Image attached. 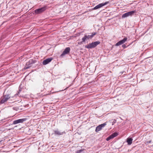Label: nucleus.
<instances>
[{"label":"nucleus","mask_w":153,"mask_h":153,"mask_svg":"<svg viewBox=\"0 0 153 153\" xmlns=\"http://www.w3.org/2000/svg\"><path fill=\"white\" fill-rule=\"evenodd\" d=\"M100 43V42L99 41L92 42L91 43H89L87 45H85V47L88 49L94 48Z\"/></svg>","instance_id":"1"},{"label":"nucleus","mask_w":153,"mask_h":153,"mask_svg":"<svg viewBox=\"0 0 153 153\" xmlns=\"http://www.w3.org/2000/svg\"><path fill=\"white\" fill-rule=\"evenodd\" d=\"M136 13V11L135 10H134L130 12H128L123 14L122 15V17L123 18H124L129 16H133L134 13Z\"/></svg>","instance_id":"2"},{"label":"nucleus","mask_w":153,"mask_h":153,"mask_svg":"<svg viewBox=\"0 0 153 153\" xmlns=\"http://www.w3.org/2000/svg\"><path fill=\"white\" fill-rule=\"evenodd\" d=\"M10 98V97L9 95H6L3 97H2L0 100V103L2 104L7 101V100Z\"/></svg>","instance_id":"3"},{"label":"nucleus","mask_w":153,"mask_h":153,"mask_svg":"<svg viewBox=\"0 0 153 153\" xmlns=\"http://www.w3.org/2000/svg\"><path fill=\"white\" fill-rule=\"evenodd\" d=\"M109 3V2L107 1L106 2L104 3H102L99 4L98 5L96 6L95 7H94V8L92 9V10H96L99 8H100L101 7H102L103 6Z\"/></svg>","instance_id":"4"},{"label":"nucleus","mask_w":153,"mask_h":153,"mask_svg":"<svg viewBox=\"0 0 153 153\" xmlns=\"http://www.w3.org/2000/svg\"><path fill=\"white\" fill-rule=\"evenodd\" d=\"M106 125V123H104L103 124H101L98 126L96 127L95 130V131L97 132L100 131V130L102 129V128L104 127Z\"/></svg>","instance_id":"5"},{"label":"nucleus","mask_w":153,"mask_h":153,"mask_svg":"<svg viewBox=\"0 0 153 153\" xmlns=\"http://www.w3.org/2000/svg\"><path fill=\"white\" fill-rule=\"evenodd\" d=\"M127 38H124L123 39L117 42L115 45L116 46H118L123 44L127 41Z\"/></svg>","instance_id":"6"},{"label":"nucleus","mask_w":153,"mask_h":153,"mask_svg":"<svg viewBox=\"0 0 153 153\" xmlns=\"http://www.w3.org/2000/svg\"><path fill=\"white\" fill-rule=\"evenodd\" d=\"M26 120V119L25 118L18 119L13 121V124H16L20 123H22L23 122L25 121Z\"/></svg>","instance_id":"7"},{"label":"nucleus","mask_w":153,"mask_h":153,"mask_svg":"<svg viewBox=\"0 0 153 153\" xmlns=\"http://www.w3.org/2000/svg\"><path fill=\"white\" fill-rule=\"evenodd\" d=\"M45 10V7L38 9L35 10V13L36 14H39L44 11Z\"/></svg>","instance_id":"8"},{"label":"nucleus","mask_w":153,"mask_h":153,"mask_svg":"<svg viewBox=\"0 0 153 153\" xmlns=\"http://www.w3.org/2000/svg\"><path fill=\"white\" fill-rule=\"evenodd\" d=\"M52 59L51 58H49L48 59H47L43 61L42 63L44 65H46L48 63L50 62H51L52 60Z\"/></svg>","instance_id":"9"},{"label":"nucleus","mask_w":153,"mask_h":153,"mask_svg":"<svg viewBox=\"0 0 153 153\" xmlns=\"http://www.w3.org/2000/svg\"><path fill=\"white\" fill-rule=\"evenodd\" d=\"M70 51V48L69 47H68L66 48L64 51L63 52L62 54H61V56H63L64 55L67 54Z\"/></svg>","instance_id":"10"},{"label":"nucleus","mask_w":153,"mask_h":153,"mask_svg":"<svg viewBox=\"0 0 153 153\" xmlns=\"http://www.w3.org/2000/svg\"><path fill=\"white\" fill-rule=\"evenodd\" d=\"M96 34V33L94 32L92 33L91 35H87V39H91L94 35Z\"/></svg>","instance_id":"11"},{"label":"nucleus","mask_w":153,"mask_h":153,"mask_svg":"<svg viewBox=\"0 0 153 153\" xmlns=\"http://www.w3.org/2000/svg\"><path fill=\"white\" fill-rule=\"evenodd\" d=\"M133 139L131 138H128L127 142L128 145H131L132 143Z\"/></svg>","instance_id":"12"},{"label":"nucleus","mask_w":153,"mask_h":153,"mask_svg":"<svg viewBox=\"0 0 153 153\" xmlns=\"http://www.w3.org/2000/svg\"><path fill=\"white\" fill-rule=\"evenodd\" d=\"M87 35H85L82 38V42H85L86 40H87Z\"/></svg>","instance_id":"13"},{"label":"nucleus","mask_w":153,"mask_h":153,"mask_svg":"<svg viewBox=\"0 0 153 153\" xmlns=\"http://www.w3.org/2000/svg\"><path fill=\"white\" fill-rule=\"evenodd\" d=\"M114 138V137L113 136V135H112V134H111V135H110L109 137H108L106 138V140L107 141H108L110 139H112Z\"/></svg>","instance_id":"14"},{"label":"nucleus","mask_w":153,"mask_h":153,"mask_svg":"<svg viewBox=\"0 0 153 153\" xmlns=\"http://www.w3.org/2000/svg\"><path fill=\"white\" fill-rule=\"evenodd\" d=\"M55 133L58 135H62L63 134V132H61L58 131H55Z\"/></svg>","instance_id":"15"},{"label":"nucleus","mask_w":153,"mask_h":153,"mask_svg":"<svg viewBox=\"0 0 153 153\" xmlns=\"http://www.w3.org/2000/svg\"><path fill=\"white\" fill-rule=\"evenodd\" d=\"M112 135L114 137L117 136L118 135V134L116 132L112 134Z\"/></svg>","instance_id":"16"},{"label":"nucleus","mask_w":153,"mask_h":153,"mask_svg":"<svg viewBox=\"0 0 153 153\" xmlns=\"http://www.w3.org/2000/svg\"><path fill=\"white\" fill-rule=\"evenodd\" d=\"M82 42H78V45L76 46H78V45H80L82 44Z\"/></svg>","instance_id":"17"},{"label":"nucleus","mask_w":153,"mask_h":153,"mask_svg":"<svg viewBox=\"0 0 153 153\" xmlns=\"http://www.w3.org/2000/svg\"><path fill=\"white\" fill-rule=\"evenodd\" d=\"M82 150H79V151H78V152H77V153H80V152H82Z\"/></svg>","instance_id":"18"},{"label":"nucleus","mask_w":153,"mask_h":153,"mask_svg":"<svg viewBox=\"0 0 153 153\" xmlns=\"http://www.w3.org/2000/svg\"><path fill=\"white\" fill-rule=\"evenodd\" d=\"M122 46L123 48H126V45H122Z\"/></svg>","instance_id":"19"},{"label":"nucleus","mask_w":153,"mask_h":153,"mask_svg":"<svg viewBox=\"0 0 153 153\" xmlns=\"http://www.w3.org/2000/svg\"><path fill=\"white\" fill-rule=\"evenodd\" d=\"M2 140L0 141V143L2 141Z\"/></svg>","instance_id":"20"}]
</instances>
